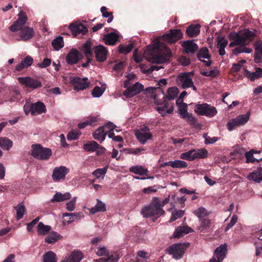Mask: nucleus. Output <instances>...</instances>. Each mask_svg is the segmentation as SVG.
<instances>
[{"label":"nucleus","instance_id":"obj_1","mask_svg":"<svg viewBox=\"0 0 262 262\" xmlns=\"http://www.w3.org/2000/svg\"><path fill=\"white\" fill-rule=\"evenodd\" d=\"M144 56L146 60L151 63H164L168 61L171 57V51L169 49L165 48L164 50H160L158 48L153 49H147L144 53Z\"/></svg>","mask_w":262,"mask_h":262},{"label":"nucleus","instance_id":"obj_2","mask_svg":"<svg viewBox=\"0 0 262 262\" xmlns=\"http://www.w3.org/2000/svg\"><path fill=\"white\" fill-rule=\"evenodd\" d=\"M141 213L144 217H152V221H155L165 214V211L158 203V198L155 197L149 205L142 209Z\"/></svg>","mask_w":262,"mask_h":262},{"label":"nucleus","instance_id":"obj_3","mask_svg":"<svg viewBox=\"0 0 262 262\" xmlns=\"http://www.w3.org/2000/svg\"><path fill=\"white\" fill-rule=\"evenodd\" d=\"M245 33L246 34H247V36H246L247 39H246V42L244 43L239 44L238 47L232 50V53L235 55H237L242 53L250 54L252 52V49L247 47L246 46L249 45L253 40L254 37L256 35L255 31H250L248 29H246Z\"/></svg>","mask_w":262,"mask_h":262},{"label":"nucleus","instance_id":"obj_4","mask_svg":"<svg viewBox=\"0 0 262 262\" xmlns=\"http://www.w3.org/2000/svg\"><path fill=\"white\" fill-rule=\"evenodd\" d=\"M189 245L188 243L173 244L166 248V252L168 254L172 255L174 258L179 259L183 257Z\"/></svg>","mask_w":262,"mask_h":262},{"label":"nucleus","instance_id":"obj_5","mask_svg":"<svg viewBox=\"0 0 262 262\" xmlns=\"http://www.w3.org/2000/svg\"><path fill=\"white\" fill-rule=\"evenodd\" d=\"M52 154L51 149L43 148L40 144L32 145L31 155L36 159L41 160H48L51 157Z\"/></svg>","mask_w":262,"mask_h":262},{"label":"nucleus","instance_id":"obj_6","mask_svg":"<svg viewBox=\"0 0 262 262\" xmlns=\"http://www.w3.org/2000/svg\"><path fill=\"white\" fill-rule=\"evenodd\" d=\"M96 254L98 256H104V257L95 259V262H117L119 259L117 254L110 253L105 247L98 248Z\"/></svg>","mask_w":262,"mask_h":262},{"label":"nucleus","instance_id":"obj_7","mask_svg":"<svg viewBox=\"0 0 262 262\" xmlns=\"http://www.w3.org/2000/svg\"><path fill=\"white\" fill-rule=\"evenodd\" d=\"M24 110L26 115L31 113L33 115H37L45 113L46 107L42 102L38 101L35 103H26L24 106Z\"/></svg>","mask_w":262,"mask_h":262},{"label":"nucleus","instance_id":"obj_8","mask_svg":"<svg viewBox=\"0 0 262 262\" xmlns=\"http://www.w3.org/2000/svg\"><path fill=\"white\" fill-rule=\"evenodd\" d=\"M249 112L244 115H240L235 118L231 119L227 124V127L229 131L233 130L235 128L244 125L250 119Z\"/></svg>","mask_w":262,"mask_h":262},{"label":"nucleus","instance_id":"obj_9","mask_svg":"<svg viewBox=\"0 0 262 262\" xmlns=\"http://www.w3.org/2000/svg\"><path fill=\"white\" fill-rule=\"evenodd\" d=\"M194 111L199 115L209 117L215 116L217 113V110L214 106L207 103L195 105Z\"/></svg>","mask_w":262,"mask_h":262},{"label":"nucleus","instance_id":"obj_10","mask_svg":"<svg viewBox=\"0 0 262 262\" xmlns=\"http://www.w3.org/2000/svg\"><path fill=\"white\" fill-rule=\"evenodd\" d=\"M246 29L241 30L238 32H231L229 34V37L233 41L231 42L229 45V47H233L235 46H238L240 43H244L246 42V37L247 34H246Z\"/></svg>","mask_w":262,"mask_h":262},{"label":"nucleus","instance_id":"obj_11","mask_svg":"<svg viewBox=\"0 0 262 262\" xmlns=\"http://www.w3.org/2000/svg\"><path fill=\"white\" fill-rule=\"evenodd\" d=\"M191 72L180 73L176 79L177 84L183 89L190 88L192 85V79Z\"/></svg>","mask_w":262,"mask_h":262},{"label":"nucleus","instance_id":"obj_12","mask_svg":"<svg viewBox=\"0 0 262 262\" xmlns=\"http://www.w3.org/2000/svg\"><path fill=\"white\" fill-rule=\"evenodd\" d=\"M18 80L21 84L25 85L27 88L32 89H36L42 86L41 82L36 79L32 78L30 77H19Z\"/></svg>","mask_w":262,"mask_h":262},{"label":"nucleus","instance_id":"obj_13","mask_svg":"<svg viewBox=\"0 0 262 262\" xmlns=\"http://www.w3.org/2000/svg\"><path fill=\"white\" fill-rule=\"evenodd\" d=\"M183 33L180 29H171L168 33L162 36V39L166 42L172 43L181 39Z\"/></svg>","mask_w":262,"mask_h":262},{"label":"nucleus","instance_id":"obj_14","mask_svg":"<svg viewBox=\"0 0 262 262\" xmlns=\"http://www.w3.org/2000/svg\"><path fill=\"white\" fill-rule=\"evenodd\" d=\"M227 252V246L226 244H222L214 250L213 257L210 262H222L226 257Z\"/></svg>","mask_w":262,"mask_h":262},{"label":"nucleus","instance_id":"obj_15","mask_svg":"<svg viewBox=\"0 0 262 262\" xmlns=\"http://www.w3.org/2000/svg\"><path fill=\"white\" fill-rule=\"evenodd\" d=\"M27 20V17L25 13L23 11H20L18 14L17 20L9 27V30L12 32L21 30L24 29V26L26 23Z\"/></svg>","mask_w":262,"mask_h":262},{"label":"nucleus","instance_id":"obj_16","mask_svg":"<svg viewBox=\"0 0 262 262\" xmlns=\"http://www.w3.org/2000/svg\"><path fill=\"white\" fill-rule=\"evenodd\" d=\"M135 136L142 144H144L147 140L151 139L152 135L147 127H144L136 131Z\"/></svg>","mask_w":262,"mask_h":262},{"label":"nucleus","instance_id":"obj_17","mask_svg":"<svg viewBox=\"0 0 262 262\" xmlns=\"http://www.w3.org/2000/svg\"><path fill=\"white\" fill-rule=\"evenodd\" d=\"M69 172V169L66 167L60 166L56 167L53 170L52 178L54 182H59L65 179L66 176Z\"/></svg>","mask_w":262,"mask_h":262},{"label":"nucleus","instance_id":"obj_18","mask_svg":"<svg viewBox=\"0 0 262 262\" xmlns=\"http://www.w3.org/2000/svg\"><path fill=\"white\" fill-rule=\"evenodd\" d=\"M87 80L88 78L86 77L80 78L78 77H74L72 78L71 81L74 85V89L79 91L89 87L90 83Z\"/></svg>","mask_w":262,"mask_h":262},{"label":"nucleus","instance_id":"obj_19","mask_svg":"<svg viewBox=\"0 0 262 262\" xmlns=\"http://www.w3.org/2000/svg\"><path fill=\"white\" fill-rule=\"evenodd\" d=\"M126 88V90L123 92V95L127 98H131L142 92L144 89V86L137 82L131 87L128 86Z\"/></svg>","mask_w":262,"mask_h":262},{"label":"nucleus","instance_id":"obj_20","mask_svg":"<svg viewBox=\"0 0 262 262\" xmlns=\"http://www.w3.org/2000/svg\"><path fill=\"white\" fill-rule=\"evenodd\" d=\"M82 58V55L75 49H71L66 57V61L69 64H73L77 63Z\"/></svg>","mask_w":262,"mask_h":262},{"label":"nucleus","instance_id":"obj_21","mask_svg":"<svg viewBox=\"0 0 262 262\" xmlns=\"http://www.w3.org/2000/svg\"><path fill=\"white\" fill-rule=\"evenodd\" d=\"M95 57L98 61L103 62L106 59L107 51L105 47L102 45L96 46L94 48Z\"/></svg>","mask_w":262,"mask_h":262},{"label":"nucleus","instance_id":"obj_22","mask_svg":"<svg viewBox=\"0 0 262 262\" xmlns=\"http://www.w3.org/2000/svg\"><path fill=\"white\" fill-rule=\"evenodd\" d=\"M69 28L74 36L79 34H85L88 32L87 28L80 23L71 24L69 25Z\"/></svg>","mask_w":262,"mask_h":262},{"label":"nucleus","instance_id":"obj_23","mask_svg":"<svg viewBox=\"0 0 262 262\" xmlns=\"http://www.w3.org/2000/svg\"><path fill=\"white\" fill-rule=\"evenodd\" d=\"M197 56L199 60L204 62L207 67H209L212 64L211 60H208L206 61L203 59H209L210 58V56L209 54V51L207 48H203L200 49L197 54Z\"/></svg>","mask_w":262,"mask_h":262},{"label":"nucleus","instance_id":"obj_24","mask_svg":"<svg viewBox=\"0 0 262 262\" xmlns=\"http://www.w3.org/2000/svg\"><path fill=\"white\" fill-rule=\"evenodd\" d=\"M13 142L6 137H0V147L4 150L8 151L13 146ZM3 156V151L0 149V158Z\"/></svg>","mask_w":262,"mask_h":262},{"label":"nucleus","instance_id":"obj_25","mask_svg":"<svg viewBox=\"0 0 262 262\" xmlns=\"http://www.w3.org/2000/svg\"><path fill=\"white\" fill-rule=\"evenodd\" d=\"M173 105L170 104L168 102H165L163 106H157L156 107V111L162 116H165L167 115L171 114L173 111Z\"/></svg>","mask_w":262,"mask_h":262},{"label":"nucleus","instance_id":"obj_26","mask_svg":"<svg viewBox=\"0 0 262 262\" xmlns=\"http://www.w3.org/2000/svg\"><path fill=\"white\" fill-rule=\"evenodd\" d=\"M255 49L254 61L259 63L262 61V40H257L254 45Z\"/></svg>","mask_w":262,"mask_h":262},{"label":"nucleus","instance_id":"obj_27","mask_svg":"<svg viewBox=\"0 0 262 262\" xmlns=\"http://www.w3.org/2000/svg\"><path fill=\"white\" fill-rule=\"evenodd\" d=\"M250 181L259 183L262 181V167L259 166L256 170L250 173L247 177Z\"/></svg>","mask_w":262,"mask_h":262},{"label":"nucleus","instance_id":"obj_28","mask_svg":"<svg viewBox=\"0 0 262 262\" xmlns=\"http://www.w3.org/2000/svg\"><path fill=\"white\" fill-rule=\"evenodd\" d=\"M19 35L21 39L24 41H27L31 39L34 35V30L33 28L27 26L24 27V29L20 30Z\"/></svg>","mask_w":262,"mask_h":262},{"label":"nucleus","instance_id":"obj_29","mask_svg":"<svg viewBox=\"0 0 262 262\" xmlns=\"http://www.w3.org/2000/svg\"><path fill=\"white\" fill-rule=\"evenodd\" d=\"M193 231V229L187 226H178L176 229L173 236L175 238H179L183 234H188Z\"/></svg>","mask_w":262,"mask_h":262},{"label":"nucleus","instance_id":"obj_30","mask_svg":"<svg viewBox=\"0 0 262 262\" xmlns=\"http://www.w3.org/2000/svg\"><path fill=\"white\" fill-rule=\"evenodd\" d=\"M201 26L199 24L191 25L186 29V34L190 37H194L198 36L200 33Z\"/></svg>","mask_w":262,"mask_h":262},{"label":"nucleus","instance_id":"obj_31","mask_svg":"<svg viewBox=\"0 0 262 262\" xmlns=\"http://www.w3.org/2000/svg\"><path fill=\"white\" fill-rule=\"evenodd\" d=\"M71 197V194L69 192L61 193V192H58L54 195L53 198L51 200V202L54 203L64 201L70 199Z\"/></svg>","mask_w":262,"mask_h":262},{"label":"nucleus","instance_id":"obj_32","mask_svg":"<svg viewBox=\"0 0 262 262\" xmlns=\"http://www.w3.org/2000/svg\"><path fill=\"white\" fill-rule=\"evenodd\" d=\"M228 41L224 37H219L217 38V47L219 49V53L221 56L225 54V48L227 46Z\"/></svg>","mask_w":262,"mask_h":262},{"label":"nucleus","instance_id":"obj_33","mask_svg":"<svg viewBox=\"0 0 262 262\" xmlns=\"http://www.w3.org/2000/svg\"><path fill=\"white\" fill-rule=\"evenodd\" d=\"M106 134L103 127L100 126L93 133V136L95 140L102 142L105 140Z\"/></svg>","mask_w":262,"mask_h":262},{"label":"nucleus","instance_id":"obj_34","mask_svg":"<svg viewBox=\"0 0 262 262\" xmlns=\"http://www.w3.org/2000/svg\"><path fill=\"white\" fill-rule=\"evenodd\" d=\"M118 39V35L116 33H110L105 34L103 36V40L105 44L108 45H114L116 43Z\"/></svg>","mask_w":262,"mask_h":262},{"label":"nucleus","instance_id":"obj_35","mask_svg":"<svg viewBox=\"0 0 262 262\" xmlns=\"http://www.w3.org/2000/svg\"><path fill=\"white\" fill-rule=\"evenodd\" d=\"M183 47L186 53H193L198 49V45L192 40H187L184 43Z\"/></svg>","mask_w":262,"mask_h":262},{"label":"nucleus","instance_id":"obj_36","mask_svg":"<svg viewBox=\"0 0 262 262\" xmlns=\"http://www.w3.org/2000/svg\"><path fill=\"white\" fill-rule=\"evenodd\" d=\"M105 211V204L98 199L97 200V204L94 207L91 208L90 210V213L93 214L98 212H104Z\"/></svg>","mask_w":262,"mask_h":262},{"label":"nucleus","instance_id":"obj_37","mask_svg":"<svg viewBox=\"0 0 262 262\" xmlns=\"http://www.w3.org/2000/svg\"><path fill=\"white\" fill-rule=\"evenodd\" d=\"M129 171L137 174L145 175L147 176L148 170L142 166L137 165L129 168Z\"/></svg>","mask_w":262,"mask_h":262},{"label":"nucleus","instance_id":"obj_38","mask_svg":"<svg viewBox=\"0 0 262 262\" xmlns=\"http://www.w3.org/2000/svg\"><path fill=\"white\" fill-rule=\"evenodd\" d=\"M193 150L194 160L196 159H205L208 156V152L205 148H200Z\"/></svg>","mask_w":262,"mask_h":262},{"label":"nucleus","instance_id":"obj_39","mask_svg":"<svg viewBox=\"0 0 262 262\" xmlns=\"http://www.w3.org/2000/svg\"><path fill=\"white\" fill-rule=\"evenodd\" d=\"M66 257L71 262H80L83 258V255L81 252L75 251Z\"/></svg>","mask_w":262,"mask_h":262},{"label":"nucleus","instance_id":"obj_40","mask_svg":"<svg viewBox=\"0 0 262 262\" xmlns=\"http://www.w3.org/2000/svg\"><path fill=\"white\" fill-rule=\"evenodd\" d=\"M62 236L57 232H52L45 238V241L47 243L54 244Z\"/></svg>","mask_w":262,"mask_h":262},{"label":"nucleus","instance_id":"obj_41","mask_svg":"<svg viewBox=\"0 0 262 262\" xmlns=\"http://www.w3.org/2000/svg\"><path fill=\"white\" fill-rule=\"evenodd\" d=\"M246 76L250 80L253 81L256 79L262 77V69L258 68L256 69L255 72H248L247 73Z\"/></svg>","mask_w":262,"mask_h":262},{"label":"nucleus","instance_id":"obj_42","mask_svg":"<svg viewBox=\"0 0 262 262\" xmlns=\"http://www.w3.org/2000/svg\"><path fill=\"white\" fill-rule=\"evenodd\" d=\"M98 147V144L95 141H92L83 144V149L88 152H94Z\"/></svg>","mask_w":262,"mask_h":262},{"label":"nucleus","instance_id":"obj_43","mask_svg":"<svg viewBox=\"0 0 262 262\" xmlns=\"http://www.w3.org/2000/svg\"><path fill=\"white\" fill-rule=\"evenodd\" d=\"M51 229V227L49 225H45L42 222H39L38 224L37 233L38 235H42L47 234Z\"/></svg>","mask_w":262,"mask_h":262},{"label":"nucleus","instance_id":"obj_44","mask_svg":"<svg viewBox=\"0 0 262 262\" xmlns=\"http://www.w3.org/2000/svg\"><path fill=\"white\" fill-rule=\"evenodd\" d=\"M179 93V90L176 87L170 88L167 90V94L166 96H164L163 98H166L168 100L174 99Z\"/></svg>","mask_w":262,"mask_h":262},{"label":"nucleus","instance_id":"obj_45","mask_svg":"<svg viewBox=\"0 0 262 262\" xmlns=\"http://www.w3.org/2000/svg\"><path fill=\"white\" fill-rule=\"evenodd\" d=\"M91 49V42L90 41H86V42L83 45L82 51L87 58H90L92 56L93 53Z\"/></svg>","mask_w":262,"mask_h":262},{"label":"nucleus","instance_id":"obj_46","mask_svg":"<svg viewBox=\"0 0 262 262\" xmlns=\"http://www.w3.org/2000/svg\"><path fill=\"white\" fill-rule=\"evenodd\" d=\"M52 45L57 51L61 49L64 46L63 37L61 36L56 37L52 41Z\"/></svg>","mask_w":262,"mask_h":262},{"label":"nucleus","instance_id":"obj_47","mask_svg":"<svg viewBox=\"0 0 262 262\" xmlns=\"http://www.w3.org/2000/svg\"><path fill=\"white\" fill-rule=\"evenodd\" d=\"M15 209L16 211V219L19 220L22 219L26 212V208L23 204H19L15 207Z\"/></svg>","mask_w":262,"mask_h":262},{"label":"nucleus","instance_id":"obj_48","mask_svg":"<svg viewBox=\"0 0 262 262\" xmlns=\"http://www.w3.org/2000/svg\"><path fill=\"white\" fill-rule=\"evenodd\" d=\"M179 114L183 118L189 114L187 112L188 106L186 103H181L178 104Z\"/></svg>","mask_w":262,"mask_h":262},{"label":"nucleus","instance_id":"obj_49","mask_svg":"<svg viewBox=\"0 0 262 262\" xmlns=\"http://www.w3.org/2000/svg\"><path fill=\"white\" fill-rule=\"evenodd\" d=\"M43 260V262H56V254L52 251H49L44 254Z\"/></svg>","mask_w":262,"mask_h":262},{"label":"nucleus","instance_id":"obj_50","mask_svg":"<svg viewBox=\"0 0 262 262\" xmlns=\"http://www.w3.org/2000/svg\"><path fill=\"white\" fill-rule=\"evenodd\" d=\"M193 213L199 218H202L205 216L208 215L209 213L204 207H201L195 210Z\"/></svg>","mask_w":262,"mask_h":262},{"label":"nucleus","instance_id":"obj_51","mask_svg":"<svg viewBox=\"0 0 262 262\" xmlns=\"http://www.w3.org/2000/svg\"><path fill=\"white\" fill-rule=\"evenodd\" d=\"M184 211L181 210H174L172 212L171 217L169 220L170 223L176 221L178 219L181 218L183 216Z\"/></svg>","mask_w":262,"mask_h":262},{"label":"nucleus","instance_id":"obj_52","mask_svg":"<svg viewBox=\"0 0 262 262\" xmlns=\"http://www.w3.org/2000/svg\"><path fill=\"white\" fill-rule=\"evenodd\" d=\"M180 157L181 159L188 161L194 160L193 150H190L188 151L181 154Z\"/></svg>","mask_w":262,"mask_h":262},{"label":"nucleus","instance_id":"obj_53","mask_svg":"<svg viewBox=\"0 0 262 262\" xmlns=\"http://www.w3.org/2000/svg\"><path fill=\"white\" fill-rule=\"evenodd\" d=\"M188 165L187 163L182 160H176L172 161V167L174 168H186Z\"/></svg>","mask_w":262,"mask_h":262},{"label":"nucleus","instance_id":"obj_54","mask_svg":"<svg viewBox=\"0 0 262 262\" xmlns=\"http://www.w3.org/2000/svg\"><path fill=\"white\" fill-rule=\"evenodd\" d=\"M133 48L134 45L130 43L126 46L120 45L118 47V50L120 53L126 54L129 53L133 50Z\"/></svg>","mask_w":262,"mask_h":262},{"label":"nucleus","instance_id":"obj_55","mask_svg":"<svg viewBox=\"0 0 262 262\" xmlns=\"http://www.w3.org/2000/svg\"><path fill=\"white\" fill-rule=\"evenodd\" d=\"M84 217V214L82 212H74L71 213V217L67 221L68 224H70L73 222L75 220H80Z\"/></svg>","mask_w":262,"mask_h":262},{"label":"nucleus","instance_id":"obj_56","mask_svg":"<svg viewBox=\"0 0 262 262\" xmlns=\"http://www.w3.org/2000/svg\"><path fill=\"white\" fill-rule=\"evenodd\" d=\"M254 152H255L254 150H251L245 154L247 163H254L255 162H258V160L254 157Z\"/></svg>","mask_w":262,"mask_h":262},{"label":"nucleus","instance_id":"obj_57","mask_svg":"<svg viewBox=\"0 0 262 262\" xmlns=\"http://www.w3.org/2000/svg\"><path fill=\"white\" fill-rule=\"evenodd\" d=\"M107 172L106 168H98L94 170L92 174L94 175L97 179H99L101 176H104Z\"/></svg>","mask_w":262,"mask_h":262},{"label":"nucleus","instance_id":"obj_58","mask_svg":"<svg viewBox=\"0 0 262 262\" xmlns=\"http://www.w3.org/2000/svg\"><path fill=\"white\" fill-rule=\"evenodd\" d=\"M104 92V89H103L99 86H96L94 88L92 92V95L93 97L98 98L103 94Z\"/></svg>","mask_w":262,"mask_h":262},{"label":"nucleus","instance_id":"obj_59","mask_svg":"<svg viewBox=\"0 0 262 262\" xmlns=\"http://www.w3.org/2000/svg\"><path fill=\"white\" fill-rule=\"evenodd\" d=\"M76 199H77V197L74 196L72 198L71 201H70L69 202H68L66 204V209L69 211H72L75 210Z\"/></svg>","mask_w":262,"mask_h":262},{"label":"nucleus","instance_id":"obj_60","mask_svg":"<svg viewBox=\"0 0 262 262\" xmlns=\"http://www.w3.org/2000/svg\"><path fill=\"white\" fill-rule=\"evenodd\" d=\"M203 138L205 139V143L206 144H213L218 140V138L216 137H211L206 134L203 135Z\"/></svg>","mask_w":262,"mask_h":262},{"label":"nucleus","instance_id":"obj_61","mask_svg":"<svg viewBox=\"0 0 262 262\" xmlns=\"http://www.w3.org/2000/svg\"><path fill=\"white\" fill-rule=\"evenodd\" d=\"M237 216L236 215H233L229 223L227 225L225 229V231L226 232L231 229L237 222Z\"/></svg>","mask_w":262,"mask_h":262},{"label":"nucleus","instance_id":"obj_62","mask_svg":"<svg viewBox=\"0 0 262 262\" xmlns=\"http://www.w3.org/2000/svg\"><path fill=\"white\" fill-rule=\"evenodd\" d=\"M184 119H186L192 125L194 126H196L198 125V123L196 120V119L192 114H188L185 118H184Z\"/></svg>","mask_w":262,"mask_h":262},{"label":"nucleus","instance_id":"obj_63","mask_svg":"<svg viewBox=\"0 0 262 262\" xmlns=\"http://www.w3.org/2000/svg\"><path fill=\"white\" fill-rule=\"evenodd\" d=\"M102 126L103 127L105 132H106V134L107 133V132H111L113 131L115 128L116 127V125L111 122H109Z\"/></svg>","mask_w":262,"mask_h":262},{"label":"nucleus","instance_id":"obj_64","mask_svg":"<svg viewBox=\"0 0 262 262\" xmlns=\"http://www.w3.org/2000/svg\"><path fill=\"white\" fill-rule=\"evenodd\" d=\"M219 74L217 70H212L204 72L202 74L205 76H209L211 77H215Z\"/></svg>","mask_w":262,"mask_h":262}]
</instances>
